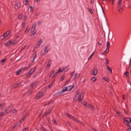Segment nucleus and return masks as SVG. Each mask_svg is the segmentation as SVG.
Returning a JSON list of instances; mask_svg holds the SVG:
<instances>
[{
  "label": "nucleus",
  "mask_w": 131,
  "mask_h": 131,
  "mask_svg": "<svg viewBox=\"0 0 131 131\" xmlns=\"http://www.w3.org/2000/svg\"><path fill=\"white\" fill-rule=\"evenodd\" d=\"M83 96H84L83 93L82 92L81 93H80L79 91H78L77 92L76 96L74 98V101L77 102V101H79V102H81V101L83 100Z\"/></svg>",
  "instance_id": "f257e3e1"
},
{
  "label": "nucleus",
  "mask_w": 131,
  "mask_h": 131,
  "mask_svg": "<svg viewBox=\"0 0 131 131\" xmlns=\"http://www.w3.org/2000/svg\"><path fill=\"white\" fill-rule=\"evenodd\" d=\"M73 88H74V86L70 85L66 87V88H63V89L60 92L55 94V96H57V95H61V94H63V93H65V92L71 91Z\"/></svg>",
  "instance_id": "f03ea898"
},
{
  "label": "nucleus",
  "mask_w": 131,
  "mask_h": 131,
  "mask_svg": "<svg viewBox=\"0 0 131 131\" xmlns=\"http://www.w3.org/2000/svg\"><path fill=\"white\" fill-rule=\"evenodd\" d=\"M67 116H68V117H69V118H70V119L74 120V121L78 122V123H80V124H82V122L79 121L78 119H76V118L70 115V114H67Z\"/></svg>",
  "instance_id": "7ed1b4c3"
},
{
  "label": "nucleus",
  "mask_w": 131,
  "mask_h": 131,
  "mask_svg": "<svg viewBox=\"0 0 131 131\" xmlns=\"http://www.w3.org/2000/svg\"><path fill=\"white\" fill-rule=\"evenodd\" d=\"M30 67V66H29L28 67H26L25 68H22L19 69L18 71H16V75H19V74H20V73L25 71V70H28V69Z\"/></svg>",
  "instance_id": "20e7f679"
},
{
  "label": "nucleus",
  "mask_w": 131,
  "mask_h": 131,
  "mask_svg": "<svg viewBox=\"0 0 131 131\" xmlns=\"http://www.w3.org/2000/svg\"><path fill=\"white\" fill-rule=\"evenodd\" d=\"M36 70V68L35 67H34L32 68L29 73L26 75V78H28V77H29V76H31L32 74H33L34 72H35V70Z\"/></svg>",
  "instance_id": "39448f33"
},
{
  "label": "nucleus",
  "mask_w": 131,
  "mask_h": 131,
  "mask_svg": "<svg viewBox=\"0 0 131 131\" xmlns=\"http://www.w3.org/2000/svg\"><path fill=\"white\" fill-rule=\"evenodd\" d=\"M36 70V68L35 67H34L32 68L29 73L26 75V78H28V77H29V76H31L32 74H33L34 72H35V70Z\"/></svg>",
  "instance_id": "423d86ee"
},
{
  "label": "nucleus",
  "mask_w": 131,
  "mask_h": 131,
  "mask_svg": "<svg viewBox=\"0 0 131 131\" xmlns=\"http://www.w3.org/2000/svg\"><path fill=\"white\" fill-rule=\"evenodd\" d=\"M16 43H17V41H13L12 40H10L5 43V46L6 47H10V46H13L14 45H16Z\"/></svg>",
  "instance_id": "0eeeda50"
},
{
  "label": "nucleus",
  "mask_w": 131,
  "mask_h": 131,
  "mask_svg": "<svg viewBox=\"0 0 131 131\" xmlns=\"http://www.w3.org/2000/svg\"><path fill=\"white\" fill-rule=\"evenodd\" d=\"M83 105L85 106V107H88V108H90V109H91V110H92V111H95V107H94V106L93 105L88 103V102H84L83 103Z\"/></svg>",
  "instance_id": "6e6552de"
},
{
  "label": "nucleus",
  "mask_w": 131,
  "mask_h": 131,
  "mask_svg": "<svg viewBox=\"0 0 131 131\" xmlns=\"http://www.w3.org/2000/svg\"><path fill=\"white\" fill-rule=\"evenodd\" d=\"M43 92H39L37 95L35 97V99H36V100H38V99H40V98H42V97H43Z\"/></svg>",
  "instance_id": "1a4fd4ad"
},
{
  "label": "nucleus",
  "mask_w": 131,
  "mask_h": 131,
  "mask_svg": "<svg viewBox=\"0 0 131 131\" xmlns=\"http://www.w3.org/2000/svg\"><path fill=\"white\" fill-rule=\"evenodd\" d=\"M109 49H110V42L107 41L106 42V49L105 51H104L103 54L105 55V54H107L109 52Z\"/></svg>",
  "instance_id": "9d476101"
},
{
  "label": "nucleus",
  "mask_w": 131,
  "mask_h": 131,
  "mask_svg": "<svg viewBox=\"0 0 131 131\" xmlns=\"http://www.w3.org/2000/svg\"><path fill=\"white\" fill-rule=\"evenodd\" d=\"M96 74H98V69L94 68L93 70H92L91 75L95 76Z\"/></svg>",
  "instance_id": "9b49d317"
},
{
  "label": "nucleus",
  "mask_w": 131,
  "mask_h": 131,
  "mask_svg": "<svg viewBox=\"0 0 131 131\" xmlns=\"http://www.w3.org/2000/svg\"><path fill=\"white\" fill-rule=\"evenodd\" d=\"M124 123H125V121L126 122H127L128 123H131V119L130 118H125L124 117Z\"/></svg>",
  "instance_id": "f8f14e48"
},
{
  "label": "nucleus",
  "mask_w": 131,
  "mask_h": 131,
  "mask_svg": "<svg viewBox=\"0 0 131 131\" xmlns=\"http://www.w3.org/2000/svg\"><path fill=\"white\" fill-rule=\"evenodd\" d=\"M49 51H50V48H49V46H46L44 50L45 53L43 55H46V54H48V53L49 52Z\"/></svg>",
  "instance_id": "ddd939ff"
},
{
  "label": "nucleus",
  "mask_w": 131,
  "mask_h": 131,
  "mask_svg": "<svg viewBox=\"0 0 131 131\" xmlns=\"http://www.w3.org/2000/svg\"><path fill=\"white\" fill-rule=\"evenodd\" d=\"M121 2H122V0H118L117 9H120V6H121Z\"/></svg>",
  "instance_id": "4468645a"
},
{
  "label": "nucleus",
  "mask_w": 131,
  "mask_h": 131,
  "mask_svg": "<svg viewBox=\"0 0 131 131\" xmlns=\"http://www.w3.org/2000/svg\"><path fill=\"white\" fill-rule=\"evenodd\" d=\"M36 27V23H34V24L32 25V27L31 29V31L33 32L34 30H35V28Z\"/></svg>",
  "instance_id": "2eb2a0df"
},
{
  "label": "nucleus",
  "mask_w": 131,
  "mask_h": 131,
  "mask_svg": "<svg viewBox=\"0 0 131 131\" xmlns=\"http://www.w3.org/2000/svg\"><path fill=\"white\" fill-rule=\"evenodd\" d=\"M118 11L120 12V13H122L123 12V8L120 6V8H117Z\"/></svg>",
  "instance_id": "dca6fc26"
},
{
  "label": "nucleus",
  "mask_w": 131,
  "mask_h": 131,
  "mask_svg": "<svg viewBox=\"0 0 131 131\" xmlns=\"http://www.w3.org/2000/svg\"><path fill=\"white\" fill-rule=\"evenodd\" d=\"M30 30V28H29V27L27 26L26 28V30L25 31V33L26 34H27V33H28V32H29V31Z\"/></svg>",
  "instance_id": "f3484780"
},
{
  "label": "nucleus",
  "mask_w": 131,
  "mask_h": 131,
  "mask_svg": "<svg viewBox=\"0 0 131 131\" xmlns=\"http://www.w3.org/2000/svg\"><path fill=\"white\" fill-rule=\"evenodd\" d=\"M55 72V71L53 70L51 72L50 74H48V76H49V78H51L52 77V75L54 74Z\"/></svg>",
  "instance_id": "a211bd4d"
},
{
  "label": "nucleus",
  "mask_w": 131,
  "mask_h": 131,
  "mask_svg": "<svg viewBox=\"0 0 131 131\" xmlns=\"http://www.w3.org/2000/svg\"><path fill=\"white\" fill-rule=\"evenodd\" d=\"M36 84H37V82L36 81L34 83H32L31 85V89H33L34 86H35V85H36Z\"/></svg>",
  "instance_id": "6ab92c4d"
},
{
  "label": "nucleus",
  "mask_w": 131,
  "mask_h": 131,
  "mask_svg": "<svg viewBox=\"0 0 131 131\" xmlns=\"http://www.w3.org/2000/svg\"><path fill=\"white\" fill-rule=\"evenodd\" d=\"M106 67L107 68V70L109 71L110 73H112V69H111V68H110V67H109V66H106Z\"/></svg>",
  "instance_id": "aec40b11"
},
{
  "label": "nucleus",
  "mask_w": 131,
  "mask_h": 131,
  "mask_svg": "<svg viewBox=\"0 0 131 131\" xmlns=\"http://www.w3.org/2000/svg\"><path fill=\"white\" fill-rule=\"evenodd\" d=\"M37 56V55H36V54H35L33 59L32 60V63H34V61H35V59H36Z\"/></svg>",
  "instance_id": "412c9836"
},
{
  "label": "nucleus",
  "mask_w": 131,
  "mask_h": 131,
  "mask_svg": "<svg viewBox=\"0 0 131 131\" xmlns=\"http://www.w3.org/2000/svg\"><path fill=\"white\" fill-rule=\"evenodd\" d=\"M10 113H11V114H14V113H16L17 112V111H16L15 109L12 110L11 111H10Z\"/></svg>",
  "instance_id": "4be33fe9"
},
{
  "label": "nucleus",
  "mask_w": 131,
  "mask_h": 131,
  "mask_svg": "<svg viewBox=\"0 0 131 131\" xmlns=\"http://www.w3.org/2000/svg\"><path fill=\"white\" fill-rule=\"evenodd\" d=\"M4 106H5V104L4 103L0 104V110H3Z\"/></svg>",
  "instance_id": "5701e85b"
},
{
  "label": "nucleus",
  "mask_w": 131,
  "mask_h": 131,
  "mask_svg": "<svg viewBox=\"0 0 131 131\" xmlns=\"http://www.w3.org/2000/svg\"><path fill=\"white\" fill-rule=\"evenodd\" d=\"M38 46L39 47H40L41 46V43H42V39H40L38 41Z\"/></svg>",
  "instance_id": "b1692460"
},
{
  "label": "nucleus",
  "mask_w": 131,
  "mask_h": 131,
  "mask_svg": "<svg viewBox=\"0 0 131 131\" xmlns=\"http://www.w3.org/2000/svg\"><path fill=\"white\" fill-rule=\"evenodd\" d=\"M59 75V72H56L52 76V78H54V77H56V76H57V75Z\"/></svg>",
  "instance_id": "393cba45"
},
{
  "label": "nucleus",
  "mask_w": 131,
  "mask_h": 131,
  "mask_svg": "<svg viewBox=\"0 0 131 131\" xmlns=\"http://www.w3.org/2000/svg\"><path fill=\"white\" fill-rule=\"evenodd\" d=\"M103 79L104 80H105V81H107V82H109V81H110V79L108 78L104 77Z\"/></svg>",
  "instance_id": "a878e982"
},
{
  "label": "nucleus",
  "mask_w": 131,
  "mask_h": 131,
  "mask_svg": "<svg viewBox=\"0 0 131 131\" xmlns=\"http://www.w3.org/2000/svg\"><path fill=\"white\" fill-rule=\"evenodd\" d=\"M36 32H37L36 31H35V32H33L32 33L31 36L32 37H34V36L35 35V34H36Z\"/></svg>",
  "instance_id": "bb28decb"
},
{
  "label": "nucleus",
  "mask_w": 131,
  "mask_h": 131,
  "mask_svg": "<svg viewBox=\"0 0 131 131\" xmlns=\"http://www.w3.org/2000/svg\"><path fill=\"white\" fill-rule=\"evenodd\" d=\"M50 104H54V101H51L50 102H49L48 103L46 104L45 106H49V105H50Z\"/></svg>",
  "instance_id": "cd10ccee"
},
{
  "label": "nucleus",
  "mask_w": 131,
  "mask_h": 131,
  "mask_svg": "<svg viewBox=\"0 0 131 131\" xmlns=\"http://www.w3.org/2000/svg\"><path fill=\"white\" fill-rule=\"evenodd\" d=\"M126 125H127L129 127V128L127 129L126 131H131V127L129 125V124L128 123H126Z\"/></svg>",
  "instance_id": "c85d7f7f"
},
{
  "label": "nucleus",
  "mask_w": 131,
  "mask_h": 131,
  "mask_svg": "<svg viewBox=\"0 0 131 131\" xmlns=\"http://www.w3.org/2000/svg\"><path fill=\"white\" fill-rule=\"evenodd\" d=\"M7 61V59L5 58V59H2L1 61V63H3V65H4V63H5V62H6Z\"/></svg>",
  "instance_id": "c756f323"
},
{
  "label": "nucleus",
  "mask_w": 131,
  "mask_h": 131,
  "mask_svg": "<svg viewBox=\"0 0 131 131\" xmlns=\"http://www.w3.org/2000/svg\"><path fill=\"white\" fill-rule=\"evenodd\" d=\"M63 70L65 72H66V71H68V70H69V66L66 67L65 69H63Z\"/></svg>",
  "instance_id": "7c9ffc66"
},
{
  "label": "nucleus",
  "mask_w": 131,
  "mask_h": 131,
  "mask_svg": "<svg viewBox=\"0 0 131 131\" xmlns=\"http://www.w3.org/2000/svg\"><path fill=\"white\" fill-rule=\"evenodd\" d=\"M52 112V110H50V111H47L46 113H45V116H47V115H49V114H50V113Z\"/></svg>",
  "instance_id": "2f4dec72"
},
{
  "label": "nucleus",
  "mask_w": 131,
  "mask_h": 131,
  "mask_svg": "<svg viewBox=\"0 0 131 131\" xmlns=\"http://www.w3.org/2000/svg\"><path fill=\"white\" fill-rule=\"evenodd\" d=\"M51 62H52V60H49L47 65V67H51Z\"/></svg>",
  "instance_id": "473e14b6"
},
{
  "label": "nucleus",
  "mask_w": 131,
  "mask_h": 131,
  "mask_svg": "<svg viewBox=\"0 0 131 131\" xmlns=\"http://www.w3.org/2000/svg\"><path fill=\"white\" fill-rule=\"evenodd\" d=\"M19 85H20V83H16V84H15L13 85V88H17L18 86H19Z\"/></svg>",
  "instance_id": "72a5a7b5"
},
{
  "label": "nucleus",
  "mask_w": 131,
  "mask_h": 131,
  "mask_svg": "<svg viewBox=\"0 0 131 131\" xmlns=\"http://www.w3.org/2000/svg\"><path fill=\"white\" fill-rule=\"evenodd\" d=\"M15 9H16V10H17V9H19V7H18L19 4L16 3L15 4Z\"/></svg>",
  "instance_id": "f704fd0d"
},
{
  "label": "nucleus",
  "mask_w": 131,
  "mask_h": 131,
  "mask_svg": "<svg viewBox=\"0 0 131 131\" xmlns=\"http://www.w3.org/2000/svg\"><path fill=\"white\" fill-rule=\"evenodd\" d=\"M26 3H25V6H28L29 5V1L28 0H25Z\"/></svg>",
  "instance_id": "c9c22d12"
},
{
  "label": "nucleus",
  "mask_w": 131,
  "mask_h": 131,
  "mask_svg": "<svg viewBox=\"0 0 131 131\" xmlns=\"http://www.w3.org/2000/svg\"><path fill=\"white\" fill-rule=\"evenodd\" d=\"M77 78V73H76L73 79V80H75V79H76Z\"/></svg>",
  "instance_id": "e433bc0d"
},
{
  "label": "nucleus",
  "mask_w": 131,
  "mask_h": 131,
  "mask_svg": "<svg viewBox=\"0 0 131 131\" xmlns=\"http://www.w3.org/2000/svg\"><path fill=\"white\" fill-rule=\"evenodd\" d=\"M38 75V72H36L33 76L34 78H35V77H36L37 76V75Z\"/></svg>",
  "instance_id": "4c0bfd02"
},
{
  "label": "nucleus",
  "mask_w": 131,
  "mask_h": 131,
  "mask_svg": "<svg viewBox=\"0 0 131 131\" xmlns=\"http://www.w3.org/2000/svg\"><path fill=\"white\" fill-rule=\"evenodd\" d=\"M23 17V15L20 14L18 16V19H19V20H21V19H22Z\"/></svg>",
  "instance_id": "58836bf2"
},
{
  "label": "nucleus",
  "mask_w": 131,
  "mask_h": 131,
  "mask_svg": "<svg viewBox=\"0 0 131 131\" xmlns=\"http://www.w3.org/2000/svg\"><path fill=\"white\" fill-rule=\"evenodd\" d=\"M66 125L67 126H70V125H71L70 123H69V122H66Z\"/></svg>",
  "instance_id": "ea45409f"
},
{
  "label": "nucleus",
  "mask_w": 131,
  "mask_h": 131,
  "mask_svg": "<svg viewBox=\"0 0 131 131\" xmlns=\"http://www.w3.org/2000/svg\"><path fill=\"white\" fill-rule=\"evenodd\" d=\"M128 72H126L125 73H124V75L126 76V77H128Z\"/></svg>",
  "instance_id": "a19ab883"
},
{
  "label": "nucleus",
  "mask_w": 131,
  "mask_h": 131,
  "mask_svg": "<svg viewBox=\"0 0 131 131\" xmlns=\"http://www.w3.org/2000/svg\"><path fill=\"white\" fill-rule=\"evenodd\" d=\"M94 56V53L92 54V55H91L89 58H88V61H90V60H91V59H92V57H93Z\"/></svg>",
  "instance_id": "79ce46f5"
},
{
  "label": "nucleus",
  "mask_w": 131,
  "mask_h": 131,
  "mask_svg": "<svg viewBox=\"0 0 131 131\" xmlns=\"http://www.w3.org/2000/svg\"><path fill=\"white\" fill-rule=\"evenodd\" d=\"M116 113L118 114V115L120 116V117H121V115H122V114H121V112H116Z\"/></svg>",
  "instance_id": "37998d69"
},
{
  "label": "nucleus",
  "mask_w": 131,
  "mask_h": 131,
  "mask_svg": "<svg viewBox=\"0 0 131 131\" xmlns=\"http://www.w3.org/2000/svg\"><path fill=\"white\" fill-rule=\"evenodd\" d=\"M33 92V91H28L27 93V95H30L31 94H32Z\"/></svg>",
  "instance_id": "c03bdc74"
},
{
  "label": "nucleus",
  "mask_w": 131,
  "mask_h": 131,
  "mask_svg": "<svg viewBox=\"0 0 131 131\" xmlns=\"http://www.w3.org/2000/svg\"><path fill=\"white\" fill-rule=\"evenodd\" d=\"M91 79H92V81H96V80H97V78H96V77H93Z\"/></svg>",
  "instance_id": "a18cd8bd"
},
{
  "label": "nucleus",
  "mask_w": 131,
  "mask_h": 131,
  "mask_svg": "<svg viewBox=\"0 0 131 131\" xmlns=\"http://www.w3.org/2000/svg\"><path fill=\"white\" fill-rule=\"evenodd\" d=\"M107 1H108V2H112V3L113 5V4H114V3L115 2V0H107Z\"/></svg>",
  "instance_id": "49530a36"
},
{
  "label": "nucleus",
  "mask_w": 131,
  "mask_h": 131,
  "mask_svg": "<svg viewBox=\"0 0 131 131\" xmlns=\"http://www.w3.org/2000/svg\"><path fill=\"white\" fill-rule=\"evenodd\" d=\"M8 111H9V108L5 110V113H7V114H9V112H8Z\"/></svg>",
  "instance_id": "de8ad7c7"
},
{
  "label": "nucleus",
  "mask_w": 131,
  "mask_h": 131,
  "mask_svg": "<svg viewBox=\"0 0 131 131\" xmlns=\"http://www.w3.org/2000/svg\"><path fill=\"white\" fill-rule=\"evenodd\" d=\"M42 24V22H41V21L39 20L37 22V24L38 25H41V24Z\"/></svg>",
  "instance_id": "09e8293b"
},
{
  "label": "nucleus",
  "mask_w": 131,
  "mask_h": 131,
  "mask_svg": "<svg viewBox=\"0 0 131 131\" xmlns=\"http://www.w3.org/2000/svg\"><path fill=\"white\" fill-rule=\"evenodd\" d=\"M63 70H61V69H59L57 72H58V73H60V72H63Z\"/></svg>",
  "instance_id": "8fccbe9b"
},
{
  "label": "nucleus",
  "mask_w": 131,
  "mask_h": 131,
  "mask_svg": "<svg viewBox=\"0 0 131 131\" xmlns=\"http://www.w3.org/2000/svg\"><path fill=\"white\" fill-rule=\"evenodd\" d=\"M6 35H9V34H10L11 33V31H8L6 32Z\"/></svg>",
  "instance_id": "3c124183"
},
{
  "label": "nucleus",
  "mask_w": 131,
  "mask_h": 131,
  "mask_svg": "<svg viewBox=\"0 0 131 131\" xmlns=\"http://www.w3.org/2000/svg\"><path fill=\"white\" fill-rule=\"evenodd\" d=\"M75 71H74V72H72V73H71V74H70V75H71V76H73V75H74V73H75Z\"/></svg>",
  "instance_id": "603ef678"
},
{
  "label": "nucleus",
  "mask_w": 131,
  "mask_h": 131,
  "mask_svg": "<svg viewBox=\"0 0 131 131\" xmlns=\"http://www.w3.org/2000/svg\"><path fill=\"white\" fill-rule=\"evenodd\" d=\"M89 12H90V13H91V14H93V9L90 8L89 9Z\"/></svg>",
  "instance_id": "864d4df0"
},
{
  "label": "nucleus",
  "mask_w": 131,
  "mask_h": 131,
  "mask_svg": "<svg viewBox=\"0 0 131 131\" xmlns=\"http://www.w3.org/2000/svg\"><path fill=\"white\" fill-rule=\"evenodd\" d=\"M3 36H4V37H7L8 35H7L6 33H5L3 34Z\"/></svg>",
  "instance_id": "5fc2aeb1"
},
{
  "label": "nucleus",
  "mask_w": 131,
  "mask_h": 131,
  "mask_svg": "<svg viewBox=\"0 0 131 131\" xmlns=\"http://www.w3.org/2000/svg\"><path fill=\"white\" fill-rule=\"evenodd\" d=\"M4 115H5V113H0V117H2V116H4Z\"/></svg>",
  "instance_id": "6e6d98bb"
},
{
  "label": "nucleus",
  "mask_w": 131,
  "mask_h": 131,
  "mask_svg": "<svg viewBox=\"0 0 131 131\" xmlns=\"http://www.w3.org/2000/svg\"><path fill=\"white\" fill-rule=\"evenodd\" d=\"M64 78H65V77H64V76H62L61 77V79H60V80L63 81V80H64Z\"/></svg>",
  "instance_id": "4d7b16f0"
},
{
  "label": "nucleus",
  "mask_w": 131,
  "mask_h": 131,
  "mask_svg": "<svg viewBox=\"0 0 131 131\" xmlns=\"http://www.w3.org/2000/svg\"><path fill=\"white\" fill-rule=\"evenodd\" d=\"M41 130L42 131H48V130H47L45 127H42Z\"/></svg>",
  "instance_id": "13d9d810"
},
{
  "label": "nucleus",
  "mask_w": 131,
  "mask_h": 131,
  "mask_svg": "<svg viewBox=\"0 0 131 131\" xmlns=\"http://www.w3.org/2000/svg\"><path fill=\"white\" fill-rule=\"evenodd\" d=\"M26 25V23L25 22H24L23 24H22V26L23 27H25V26Z\"/></svg>",
  "instance_id": "bf43d9fd"
},
{
  "label": "nucleus",
  "mask_w": 131,
  "mask_h": 131,
  "mask_svg": "<svg viewBox=\"0 0 131 131\" xmlns=\"http://www.w3.org/2000/svg\"><path fill=\"white\" fill-rule=\"evenodd\" d=\"M23 131H28V127L25 128Z\"/></svg>",
  "instance_id": "052dcab7"
},
{
  "label": "nucleus",
  "mask_w": 131,
  "mask_h": 131,
  "mask_svg": "<svg viewBox=\"0 0 131 131\" xmlns=\"http://www.w3.org/2000/svg\"><path fill=\"white\" fill-rule=\"evenodd\" d=\"M106 64L107 65H108V64H109V61L108 60V59L107 58H106Z\"/></svg>",
  "instance_id": "680f3d73"
},
{
  "label": "nucleus",
  "mask_w": 131,
  "mask_h": 131,
  "mask_svg": "<svg viewBox=\"0 0 131 131\" xmlns=\"http://www.w3.org/2000/svg\"><path fill=\"white\" fill-rule=\"evenodd\" d=\"M53 122L54 123V124H57V121H56V120H53Z\"/></svg>",
  "instance_id": "e2e57ef3"
},
{
  "label": "nucleus",
  "mask_w": 131,
  "mask_h": 131,
  "mask_svg": "<svg viewBox=\"0 0 131 131\" xmlns=\"http://www.w3.org/2000/svg\"><path fill=\"white\" fill-rule=\"evenodd\" d=\"M32 11H33V7H32V6L30 7V11L32 12Z\"/></svg>",
  "instance_id": "0e129e2a"
},
{
  "label": "nucleus",
  "mask_w": 131,
  "mask_h": 131,
  "mask_svg": "<svg viewBox=\"0 0 131 131\" xmlns=\"http://www.w3.org/2000/svg\"><path fill=\"white\" fill-rule=\"evenodd\" d=\"M101 9L102 10V12L104 14H105V11H104V8H103V7L101 6Z\"/></svg>",
  "instance_id": "69168bd1"
},
{
  "label": "nucleus",
  "mask_w": 131,
  "mask_h": 131,
  "mask_svg": "<svg viewBox=\"0 0 131 131\" xmlns=\"http://www.w3.org/2000/svg\"><path fill=\"white\" fill-rule=\"evenodd\" d=\"M69 83V80H67V81L65 83V85H66L67 84Z\"/></svg>",
  "instance_id": "338daca9"
},
{
  "label": "nucleus",
  "mask_w": 131,
  "mask_h": 131,
  "mask_svg": "<svg viewBox=\"0 0 131 131\" xmlns=\"http://www.w3.org/2000/svg\"><path fill=\"white\" fill-rule=\"evenodd\" d=\"M51 86H53V85L54 84V81H52L51 83H50Z\"/></svg>",
  "instance_id": "774afa93"
}]
</instances>
